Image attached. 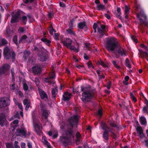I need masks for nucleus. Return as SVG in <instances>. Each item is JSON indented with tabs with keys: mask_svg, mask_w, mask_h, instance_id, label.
Wrapping results in <instances>:
<instances>
[{
	"mask_svg": "<svg viewBox=\"0 0 148 148\" xmlns=\"http://www.w3.org/2000/svg\"><path fill=\"white\" fill-rule=\"evenodd\" d=\"M70 94H68L67 92H65L64 95H63V100L65 101L69 100L70 99Z\"/></svg>",
	"mask_w": 148,
	"mask_h": 148,
	"instance_id": "5701e85b",
	"label": "nucleus"
},
{
	"mask_svg": "<svg viewBox=\"0 0 148 148\" xmlns=\"http://www.w3.org/2000/svg\"><path fill=\"white\" fill-rule=\"evenodd\" d=\"M48 30L49 31V33L51 35H53V32H56V31L54 29L53 27L51 26L49 29Z\"/></svg>",
	"mask_w": 148,
	"mask_h": 148,
	"instance_id": "c9c22d12",
	"label": "nucleus"
},
{
	"mask_svg": "<svg viewBox=\"0 0 148 148\" xmlns=\"http://www.w3.org/2000/svg\"><path fill=\"white\" fill-rule=\"evenodd\" d=\"M21 15L20 12L17 11L13 16H12L10 20L12 24L17 23Z\"/></svg>",
	"mask_w": 148,
	"mask_h": 148,
	"instance_id": "9d476101",
	"label": "nucleus"
},
{
	"mask_svg": "<svg viewBox=\"0 0 148 148\" xmlns=\"http://www.w3.org/2000/svg\"><path fill=\"white\" fill-rule=\"evenodd\" d=\"M59 36V34L57 33H55L54 35V38L55 40H58L59 39L58 37Z\"/></svg>",
	"mask_w": 148,
	"mask_h": 148,
	"instance_id": "5fc2aeb1",
	"label": "nucleus"
},
{
	"mask_svg": "<svg viewBox=\"0 0 148 148\" xmlns=\"http://www.w3.org/2000/svg\"><path fill=\"white\" fill-rule=\"evenodd\" d=\"M6 145L7 148H15L10 143H7Z\"/></svg>",
	"mask_w": 148,
	"mask_h": 148,
	"instance_id": "3c124183",
	"label": "nucleus"
},
{
	"mask_svg": "<svg viewBox=\"0 0 148 148\" xmlns=\"http://www.w3.org/2000/svg\"><path fill=\"white\" fill-rule=\"evenodd\" d=\"M85 88L81 86V91L83 92L81 100L84 102H88L91 100L93 97V95L89 91L84 90Z\"/></svg>",
	"mask_w": 148,
	"mask_h": 148,
	"instance_id": "20e7f679",
	"label": "nucleus"
},
{
	"mask_svg": "<svg viewBox=\"0 0 148 148\" xmlns=\"http://www.w3.org/2000/svg\"><path fill=\"white\" fill-rule=\"evenodd\" d=\"M112 63L115 68L118 69H119L120 68L119 66L118 65L116 64V62L114 61H112Z\"/></svg>",
	"mask_w": 148,
	"mask_h": 148,
	"instance_id": "37998d69",
	"label": "nucleus"
},
{
	"mask_svg": "<svg viewBox=\"0 0 148 148\" xmlns=\"http://www.w3.org/2000/svg\"><path fill=\"white\" fill-rule=\"evenodd\" d=\"M10 68V66L8 64H3L0 66V78L2 75H7L8 74V71Z\"/></svg>",
	"mask_w": 148,
	"mask_h": 148,
	"instance_id": "39448f33",
	"label": "nucleus"
},
{
	"mask_svg": "<svg viewBox=\"0 0 148 148\" xmlns=\"http://www.w3.org/2000/svg\"><path fill=\"white\" fill-rule=\"evenodd\" d=\"M111 82L110 81H109L107 83V88L108 90L110 89L111 88Z\"/></svg>",
	"mask_w": 148,
	"mask_h": 148,
	"instance_id": "6e6d98bb",
	"label": "nucleus"
},
{
	"mask_svg": "<svg viewBox=\"0 0 148 148\" xmlns=\"http://www.w3.org/2000/svg\"><path fill=\"white\" fill-rule=\"evenodd\" d=\"M39 94L41 98L42 99H44L45 98L47 99L48 98L47 95L44 91L41 90L39 91Z\"/></svg>",
	"mask_w": 148,
	"mask_h": 148,
	"instance_id": "4be33fe9",
	"label": "nucleus"
},
{
	"mask_svg": "<svg viewBox=\"0 0 148 148\" xmlns=\"http://www.w3.org/2000/svg\"><path fill=\"white\" fill-rule=\"evenodd\" d=\"M23 89L25 91H27L28 89V87L26 83H24L23 84Z\"/></svg>",
	"mask_w": 148,
	"mask_h": 148,
	"instance_id": "c03bdc74",
	"label": "nucleus"
},
{
	"mask_svg": "<svg viewBox=\"0 0 148 148\" xmlns=\"http://www.w3.org/2000/svg\"><path fill=\"white\" fill-rule=\"evenodd\" d=\"M86 26V24L85 21L79 23L78 25V27L81 29H82Z\"/></svg>",
	"mask_w": 148,
	"mask_h": 148,
	"instance_id": "bb28decb",
	"label": "nucleus"
},
{
	"mask_svg": "<svg viewBox=\"0 0 148 148\" xmlns=\"http://www.w3.org/2000/svg\"><path fill=\"white\" fill-rule=\"evenodd\" d=\"M107 130L108 132V133H109V132H110L112 133L113 132H112V130H113V129L112 128H111L110 127H108Z\"/></svg>",
	"mask_w": 148,
	"mask_h": 148,
	"instance_id": "69168bd1",
	"label": "nucleus"
},
{
	"mask_svg": "<svg viewBox=\"0 0 148 148\" xmlns=\"http://www.w3.org/2000/svg\"><path fill=\"white\" fill-rule=\"evenodd\" d=\"M121 14H119L117 13L115 14V15L117 18L121 19Z\"/></svg>",
	"mask_w": 148,
	"mask_h": 148,
	"instance_id": "bf43d9fd",
	"label": "nucleus"
},
{
	"mask_svg": "<svg viewBox=\"0 0 148 148\" xmlns=\"http://www.w3.org/2000/svg\"><path fill=\"white\" fill-rule=\"evenodd\" d=\"M23 2L26 4H27L28 3H30L33 2L34 0H23Z\"/></svg>",
	"mask_w": 148,
	"mask_h": 148,
	"instance_id": "49530a36",
	"label": "nucleus"
},
{
	"mask_svg": "<svg viewBox=\"0 0 148 148\" xmlns=\"http://www.w3.org/2000/svg\"><path fill=\"white\" fill-rule=\"evenodd\" d=\"M27 21V18L26 16L23 15L22 17L21 21L25 25L26 24Z\"/></svg>",
	"mask_w": 148,
	"mask_h": 148,
	"instance_id": "72a5a7b5",
	"label": "nucleus"
},
{
	"mask_svg": "<svg viewBox=\"0 0 148 148\" xmlns=\"http://www.w3.org/2000/svg\"><path fill=\"white\" fill-rule=\"evenodd\" d=\"M7 121L5 114L2 112L0 113V125L2 127H3L4 123Z\"/></svg>",
	"mask_w": 148,
	"mask_h": 148,
	"instance_id": "dca6fc26",
	"label": "nucleus"
},
{
	"mask_svg": "<svg viewBox=\"0 0 148 148\" xmlns=\"http://www.w3.org/2000/svg\"><path fill=\"white\" fill-rule=\"evenodd\" d=\"M7 43V41L5 38H2L1 40V45H4Z\"/></svg>",
	"mask_w": 148,
	"mask_h": 148,
	"instance_id": "a19ab883",
	"label": "nucleus"
},
{
	"mask_svg": "<svg viewBox=\"0 0 148 148\" xmlns=\"http://www.w3.org/2000/svg\"><path fill=\"white\" fill-rule=\"evenodd\" d=\"M73 28H69L68 29L66 30V31L67 33L70 34H73L75 35V33L72 30Z\"/></svg>",
	"mask_w": 148,
	"mask_h": 148,
	"instance_id": "4c0bfd02",
	"label": "nucleus"
},
{
	"mask_svg": "<svg viewBox=\"0 0 148 148\" xmlns=\"http://www.w3.org/2000/svg\"><path fill=\"white\" fill-rule=\"evenodd\" d=\"M80 116L78 115H74L71 117L68 120L69 124L71 126L70 128H68L66 132V136H67L70 138H74L75 137V134L73 130V126L77 125Z\"/></svg>",
	"mask_w": 148,
	"mask_h": 148,
	"instance_id": "f257e3e1",
	"label": "nucleus"
},
{
	"mask_svg": "<svg viewBox=\"0 0 148 148\" xmlns=\"http://www.w3.org/2000/svg\"><path fill=\"white\" fill-rule=\"evenodd\" d=\"M98 114L101 116L102 115V111L101 109L99 110L98 112Z\"/></svg>",
	"mask_w": 148,
	"mask_h": 148,
	"instance_id": "680f3d73",
	"label": "nucleus"
},
{
	"mask_svg": "<svg viewBox=\"0 0 148 148\" xmlns=\"http://www.w3.org/2000/svg\"><path fill=\"white\" fill-rule=\"evenodd\" d=\"M33 73L35 74L40 73L42 71V68L40 66L37 65L32 68Z\"/></svg>",
	"mask_w": 148,
	"mask_h": 148,
	"instance_id": "f3484780",
	"label": "nucleus"
},
{
	"mask_svg": "<svg viewBox=\"0 0 148 148\" xmlns=\"http://www.w3.org/2000/svg\"><path fill=\"white\" fill-rule=\"evenodd\" d=\"M41 40L45 43L48 46H50V44L51 43V41L46 38H43L41 39Z\"/></svg>",
	"mask_w": 148,
	"mask_h": 148,
	"instance_id": "393cba45",
	"label": "nucleus"
},
{
	"mask_svg": "<svg viewBox=\"0 0 148 148\" xmlns=\"http://www.w3.org/2000/svg\"><path fill=\"white\" fill-rule=\"evenodd\" d=\"M99 64L101 65L103 67H104L105 68L108 67V66L104 62L102 61H99L98 63Z\"/></svg>",
	"mask_w": 148,
	"mask_h": 148,
	"instance_id": "58836bf2",
	"label": "nucleus"
},
{
	"mask_svg": "<svg viewBox=\"0 0 148 148\" xmlns=\"http://www.w3.org/2000/svg\"><path fill=\"white\" fill-rule=\"evenodd\" d=\"M104 16L108 19L110 20L111 19V17L110 16L109 14H104Z\"/></svg>",
	"mask_w": 148,
	"mask_h": 148,
	"instance_id": "774afa93",
	"label": "nucleus"
},
{
	"mask_svg": "<svg viewBox=\"0 0 148 148\" xmlns=\"http://www.w3.org/2000/svg\"><path fill=\"white\" fill-rule=\"evenodd\" d=\"M136 129L138 134V136L140 138L142 139L144 137H146V136L143 133V130L141 127H137Z\"/></svg>",
	"mask_w": 148,
	"mask_h": 148,
	"instance_id": "ddd939ff",
	"label": "nucleus"
},
{
	"mask_svg": "<svg viewBox=\"0 0 148 148\" xmlns=\"http://www.w3.org/2000/svg\"><path fill=\"white\" fill-rule=\"evenodd\" d=\"M139 121L142 125L146 126L147 125V121L145 117L144 116H142L139 117Z\"/></svg>",
	"mask_w": 148,
	"mask_h": 148,
	"instance_id": "412c9836",
	"label": "nucleus"
},
{
	"mask_svg": "<svg viewBox=\"0 0 148 148\" xmlns=\"http://www.w3.org/2000/svg\"><path fill=\"white\" fill-rule=\"evenodd\" d=\"M3 54L4 58L6 59H9L11 57L12 60L15 58V54L14 52L13 51L11 53L10 49L8 47H7L4 48Z\"/></svg>",
	"mask_w": 148,
	"mask_h": 148,
	"instance_id": "0eeeda50",
	"label": "nucleus"
},
{
	"mask_svg": "<svg viewBox=\"0 0 148 148\" xmlns=\"http://www.w3.org/2000/svg\"><path fill=\"white\" fill-rule=\"evenodd\" d=\"M13 41L16 46H18L19 45V44L18 42L17 36L15 35L13 36Z\"/></svg>",
	"mask_w": 148,
	"mask_h": 148,
	"instance_id": "7c9ffc66",
	"label": "nucleus"
},
{
	"mask_svg": "<svg viewBox=\"0 0 148 148\" xmlns=\"http://www.w3.org/2000/svg\"><path fill=\"white\" fill-rule=\"evenodd\" d=\"M75 136L76 138L75 141V143L76 145H78L82 140L83 139L82 136L79 132H77L75 134Z\"/></svg>",
	"mask_w": 148,
	"mask_h": 148,
	"instance_id": "2eb2a0df",
	"label": "nucleus"
},
{
	"mask_svg": "<svg viewBox=\"0 0 148 148\" xmlns=\"http://www.w3.org/2000/svg\"><path fill=\"white\" fill-rule=\"evenodd\" d=\"M57 91V89L56 88H52L51 90V94L53 98H55L56 97V92Z\"/></svg>",
	"mask_w": 148,
	"mask_h": 148,
	"instance_id": "c85d7f7f",
	"label": "nucleus"
},
{
	"mask_svg": "<svg viewBox=\"0 0 148 148\" xmlns=\"http://www.w3.org/2000/svg\"><path fill=\"white\" fill-rule=\"evenodd\" d=\"M34 50L36 52L38 56L39 57V60L42 62L46 61L49 58L48 55L45 52H43L42 49L38 48L36 46H34Z\"/></svg>",
	"mask_w": 148,
	"mask_h": 148,
	"instance_id": "7ed1b4c3",
	"label": "nucleus"
},
{
	"mask_svg": "<svg viewBox=\"0 0 148 148\" xmlns=\"http://www.w3.org/2000/svg\"><path fill=\"white\" fill-rule=\"evenodd\" d=\"M31 53V52L29 51H26L24 52L23 57L25 59L28 58L30 55Z\"/></svg>",
	"mask_w": 148,
	"mask_h": 148,
	"instance_id": "c756f323",
	"label": "nucleus"
},
{
	"mask_svg": "<svg viewBox=\"0 0 148 148\" xmlns=\"http://www.w3.org/2000/svg\"><path fill=\"white\" fill-rule=\"evenodd\" d=\"M41 108L42 116L44 117L45 119H46L47 118L49 115L47 110L45 109L44 105L41 104Z\"/></svg>",
	"mask_w": 148,
	"mask_h": 148,
	"instance_id": "a211bd4d",
	"label": "nucleus"
},
{
	"mask_svg": "<svg viewBox=\"0 0 148 148\" xmlns=\"http://www.w3.org/2000/svg\"><path fill=\"white\" fill-rule=\"evenodd\" d=\"M115 51L118 54L122 56H126V50L122 48L120 45L115 50Z\"/></svg>",
	"mask_w": 148,
	"mask_h": 148,
	"instance_id": "9b49d317",
	"label": "nucleus"
},
{
	"mask_svg": "<svg viewBox=\"0 0 148 148\" xmlns=\"http://www.w3.org/2000/svg\"><path fill=\"white\" fill-rule=\"evenodd\" d=\"M59 140L60 143L65 147H67L70 145L71 140V139L68 136H61Z\"/></svg>",
	"mask_w": 148,
	"mask_h": 148,
	"instance_id": "6e6552de",
	"label": "nucleus"
},
{
	"mask_svg": "<svg viewBox=\"0 0 148 148\" xmlns=\"http://www.w3.org/2000/svg\"><path fill=\"white\" fill-rule=\"evenodd\" d=\"M34 127L35 129L36 130H40V125L38 124H36L34 125Z\"/></svg>",
	"mask_w": 148,
	"mask_h": 148,
	"instance_id": "603ef678",
	"label": "nucleus"
},
{
	"mask_svg": "<svg viewBox=\"0 0 148 148\" xmlns=\"http://www.w3.org/2000/svg\"><path fill=\"white\" fill-rule=\"evenodd\" d=\"M64 40L62 42L64 45L66 46V47L69 46V45L72 44V41L69 38H64Z\"/></svg>",
	"mask_w": 148,
	"mask_h": 148,
	"instance_id": "6ab92c4d",
	"label": "nucleus"
},
{
	"mask_svg": "<svg viewBox=\"0 0 148 148\" xmlns=\"http://www.w3.org/2000/svg\"><path fill=\"white\" fill-rule=\"evenodd\" d=\"M54 13L53 12H49L48 14V18H52V16L54 15Z\"/></svg>",
	"mask_w": 148,
	"mask_h": 148,
	"instance_id": "de8ad7c7",
	"label": "nucleus"
},
{
	"mask_svg": "<svg viewBox=\"0 0 148 148\" xmlns=\"http://www.w3.org/2000/svg\"><path fill=\"white\" fill-rule=\"evenodd\" d=\"M140 53V57L142 58H143L145 56L146 57L148 56V53L144 51H143L142 50L139 51Z\"/></svg>",
	"mask_w": 148,
	"mask_h": 148,
	"instance_id": "a878e982",
	"label": "nucleus"
},
{
	"mask_svg": "<svg viewBox=\"0 0 148 148\" xmlns=\"http://www.w3.org/2000/svg\"><path fill=\"white\" fill-rule=\"evenodd\" d=\"M18 135L22 137H25L27 136V130L25 128L22 127L18 128L16 130Z\"/></svg>",
	"mask_w": 148,
	"mask_h": 148,
	"instance_id": "f8f14e48",
	"label": "nucleus"
},
{
	"mask_svg": "<svg viewBox=\"0 0 148 148\" xmlns=\"http://www.w3.org/2000/svg\"><path fill=\"white\" fill-rule=\"evenodd\" d=\"M147 139L144 140V142L145 143V146L146 147H148V139L147 137H146Z\"/></svg>",
	"mask_w": 148,
	"mask_h": 148,
	"instance_id": "052dcab7",
	"label": "nucleus"
},
{
	"mask_svg": "<svg viewBox=\"0 0 148 148\" xmlns=\"http://www.w3.org/2000/svg\"><path fill=\"white\" fill-rule=\"evenodd\" d=\"M44 81L45 82L47 83L52 84L53 82V80L50 77L45 78Z\"/></svg>",
	"mask_w": 148,
	"mask_h": 148,
	"instance_id": "473e14b6",
	"label": "nucleus"
},
{
	"mask_svg": "<svg viewBox=\"0 0 148 148\" xmlns=\"http://www.w3.org/2000/svg\"><path fill=\"white\" fill-rule=\"evenodd\" d=\"M119 45L114 38H107L106 45L107 50L109 52H113L116 49Z\"/></svg>",
	"mask_w": 148,
	"mask_h": 148,
	"instance_id": "f03ea898",
	"label": "nucleus"
},
{
	"mask_svg": "<svg viewBox=\"0 0 148 148\" xmlns=\"http://www.w3.org/2000/svg\"><path fill=\"white\" fill-rule=\"evenodd\" d=\"M67 48H69L71 50H75L76 49V48L73 45H72L71 44L69 45V46L67 47Z\"/></svg>",
	"mask_w": 148,
	"mask_h": 148,
	"instance_id": "09e8293b",
	"label": "nucleus"
},
{
	"mask_svg": "<svg viewBox=\"0 0 148 148\" xmlns=\"http://www.w3.org/2000/svg\"><path fill=\"white\" fill-rule=\"evenodd\" d=\"M109 124L110 126L111 127H117V125L113 121H110L109 122Z\"/></svg>",
	"mask_w": 148,
	"mask_h": 148,
	"instance_id": "f704fd0d",
	"label": "nucleus"
},
{
	"mask_svg": "<svg viewBox=\"0 0 148 148\" xmlns=\"http://www.w3.org/2000/svg\"><path fill=\"white\" fill-rule=\"evenodd\" d=\"M109 133L108 131H104L103 132V138L104 139L105 143H108L109 138Z\"/></svg>",
	"mask_w": 148,
	"mask_h": 148,
	"instance_id": "aec40b11",
	"label": "nucleus"
},
{
	"mask_svg": "<svg viewBox=\"0 0 148 148\" xmlns=\"http://www.w3.org/2000/svg\"><path fill=\"white\" fill-rule=\"evenodd\" d=\"M74 21V18L72 19L70 21V23H69V28H73V23Z\"/></svg>",
	"mask_w": 148,
	"mask_h": 148,
	"instance_id": "ea45409f",
	"label": "nucleus"
},
{
	"mask_svg": "<svg viewBox=\"0 0 148 148\" xmlns=\"http://www.w3.org/2000/svg\"><path fill=\"white\" fill-rule=\"evenodd\" d=\"M87 65L89 68L92 67L93 69H94V66L93 65L90 61H89L88 62Z\"/></svg>",
	"mask_w": 148,
	"mask_h": 148,
	"instance_id": "79ce46f5",
	"label": "nucleus"
},
{
	"mask_svg": "<svg viewBox=\"0 0 148 148\" xmlns=\"http://www.w3.org/2000/svg\"><path fill=\"white\" fill-rule=\"evenodd\" d=\"M97 7L99 10H103L105 9V7L104 5L101 4L99 5H97Z\"/></svg>",
	"mask_w": 148,
	"mask_h": 148,
	"instance_id": "2f4dec72",
	"label": "nucleus"
},
{
	"mask_svg": "<svg viewBox=\"0 0 148 148\" xmlns=\"http://www.w3.org/2000/svg\"><path fill=\"white\" fill-rule=\"evenodd\" d=\"M60 6L61 7H65L66 6L65 4L61 2H60L59 3Z\"/></svg>",
	"mask_w": 148,
	"mask_h": 148,
	"instance_id": "338daca9",
	"label": "nucleus"
},
{
	"mask_svg": "<svg viewBox=\"0 0 148 148\" xmlns=\"http://www.w3.org/2000/svg\"><path fill=\"white\" fill-rule=\"evenodd\" d=\"M10 103L9 98L7 97L0 98V108L8 106Z\"/></svg>",
	"mask_w": 148,
	"mask_h": 148,
	"instance_id": "1a4fd4ad",
	"label": "nucleus"
},
{
	"mask_svg": "<svg viewBox=\"0 0 148 148\" xmlns=\"http://www.w3.org/2000/svg\"><path fill=\"white\" fill-rule=\"evenodd\" d=\"M125 65L129 68L131 67V66L129 63V60L128 58H127L125 61Z\"/></svg>",
	"mask_w": 148,
	"mask_h": 148,
	"instance_id": "e433bc0d",
	"label": "nucleus"
},
{
	"mask_svg": "<svg viewBox=\"0 0 148 148\" xmlns=\"http://www.w3.org/2000/svg\"><path fill=\"white\" fill-rule=\"evenodd\" d=\"M18 141H15L14 143V146L15 148H20V147L18 145Z\"/></svg>",
	"mask_w": 148,
	"mask_h": 148,
	"instance_id": "8fccbe9b",
	"label": "nucleus"
},
{
	"mask_svg": "<svg viewBox=\"0 0 148 148\" xmlns=\"http://www.w3.org/2000/svg\"><path fill=\"white\" fill-rule=\"evenodd\" d=\"M49 77L51 79L54 78L55 77V73H51Z\"/></svg>",
	"mask_w": 148,
	"mask_h": 148,
	"instance_id": "0e129e2a",
	"label": "nucleus"
},
{
	"mask_svg": "<svg viewBox=\"0 0 148 148\" xmlns=\"http://www.w3.org/2000/svg\"><path fill=\"white\" fill-rule=\"evenodd\" d=\"M100 126L101 129L104 131H108V127L105 122L103 121L101 122L100 123Z\"/></svg>",
	"mask_w": 148,
	"mask_h": 148,
	"instance_id": "b1692460",
	"label": "nucleus"
},
{
	"mask_svg": "<svg viewBox=\"0 0 148 148\" xmlns=\"http://www.w3.org/2000/svg\"><path fill=\"white\" fill-rule=\"evenodd\" d=\"M111 136L112 138L115 140H116L117 138V136L116 135L114 132L112 133Z\"/></svg>",
	"mask_w": 148,
	"mask_h": 148,
	"instance_id": "13d9d810",
	"label": "nucleus"
},
{
	"mask_svg": "<svg viewBox=\"0 0 148 148\" xmlns=\"http://www.w3.org/2000/svg\"><path fill=\"white\" fill-rule=\"evenodd\" d=\"M11 73L12 75V79H15L14 77V68H12L11 70Z\"/></svg>",
	"mask_w": 148,
	"mask_h": 148,
	"instance_id": "a18cd8bd",
	"label": "nucleus"
},
{
	"mask_svg": "<svg viewBox=\"0 0 148 148\" xmlns=\"http://www.w3.org/2000/svg\"><path fill=\"white\" fill-rule=\"evenodd\" d=\"M131 38L136 43H137L138 42V40L136 38V37L134 36H131Z\"/></svg>",
	"mask_w": 148,
	"mask_h": 148,
	"instance_id": "864d4df0",
	"label": "nucleus"
},
{
	"mask_svg": "<svg viewBox=\"0 0 148 148\" xmlns=\"http://www.w3.org/2000/svg\"><path fill=\"white\" fill-rule=\"evenodd\" d=\"M142 94L145 99V104L146 105V106H143L142 111L143 113H144L145 114H148V100L144 97L142 93Z\"/></svg>",
	"mask_w": 148,
	"mask_h": 148,
	"instance_id": "4468645a",
	"label": "nucleus"
},
{
	"mask_svg": "<svg viewBox=\"0 0 148 148\" xmlns=\"http://www.w3.org/2000/svg\"><path fill=\"white\" fill-rule=\"evenodd\" d=\"M98 32L99 33V37L101 38L103 36L104 32L103 30L98 28Z\"/></svg>",
	"mask_w": 148,
	"mask_h": 148,
	"instance_id": "cd10ccee",
	"label": "nucleus"
},
{
	"mask_svg": "<svg viewBox=\"0 0 148 148\" xmlns=\"http://www.w3.org/2000/svg\"><path fill=\"white\" fill-rule=\"evenodd\" d=\"M3 54L4 58L6 59H9L11 57L12 60L15 58V54L14 52L13 51L11 53L10 49L8 47H7L4 48Z\"/></svg>",
	"mask_w": 148,
	"mask_h": 148,
	"instance_id": "423d86ee",
	"label": "nucleus"
},
{
	"mask_svg": "<svg viewBox=\"0 0 148 148\" xmlns=\"http://www.w3.org/2000/svg\"><path fill=\"white\" fill-rule=\"evenodd\" d=\"M84 58L85 60H88L89 59V57L85 53L84 55Z\"/></svg>",
	"mask_w": 148,
	"mask_h": 148,
	"instance_id": "e2e57ef3",
	"label": "nucleus"
},
{
	"mask_svg": "<svg viewBox=\"0 0 148 148\" xmlns=\"http://www.w3.org/2000/svg\"><path fill=\"white\" fill-rule=\"evenodd\" d=\"M125 14H129V9L127 6H126L125 7Z\"/></svg>",
	"mask_w": 148,
	"mask_h": 148,
	"instance_id": "4d7b16f0",
	"label": "nucleus"
}]
</instances>
